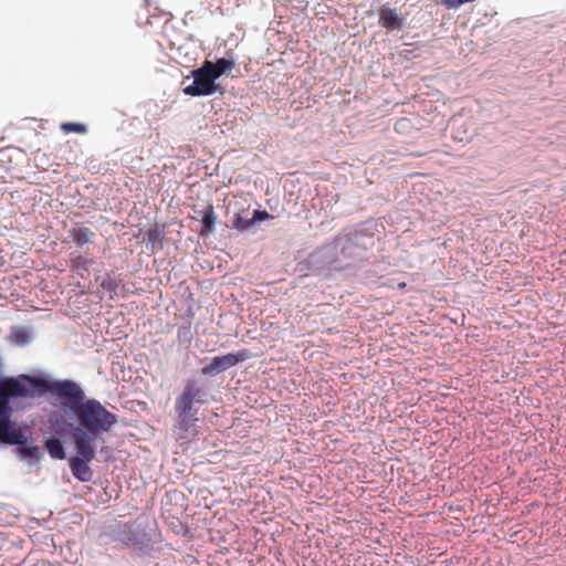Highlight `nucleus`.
<instances>
[{
  "label": "nucleus",
  "mask_w": 566,
  "mask_h": 566,
  "mask_svg": "<svg viewBox=\"0 0 566 566\" xmlns=\"http://www.w3.org/2000/svg\"><path fill=\"white\" fill-rule=\"evenodd\" d=\"M51 394L67 416L77 457L71 460L72 474L81 482H91L90 463L96 458L97 443L112 431L118 417L101 401L87 398L83 388L71 379L52 380L42 375L22 374L0 377V441L20 443L23 431L11 420V399L36 398Z\"/></svg>",
  "instance_id": "nucleus-1"
},
{
  "label": "nucleus",
  "mask_w": 566,
  "mask_h": 566,
  "mask_svg": "<svg viewBox=\"0 0 566 566\" xmlns=\"http://www.w3.org/2000/svg\"><path fill=\"white\" fill-rule=\"evenodd\" d=\"M208 391L196 379H187L182 391L175 399V431L179 439L188 440L196 436L200 407L208 402Z\"/></svg>",
  "instance_id": "nucleus-2"
},
{
  "label": "nucleus",
  "mask_w": 566,
  "mask_h": 566,
  "mask_svg": "<svg viewBox=\"0 0 566 566\" xmlns=\"http://www.w3.org/2000/svg\"><path fill=\"white\" fill-rule=\"evenodd\" d=\"M101 538L105 544L120 543L124 547H135L140 555H150L154 552L149 545L150 535L138 522L111 525Z\"/></svg>",
  "instance_id": "nucleus-3"
},
{
  "label": "nucleus",
  "mask_w": 566,
  "mask_h": 566,
  "mask_svg": "<svg viewBox=\"0 0 566 566\" xmlns=\"http://www.w3.org/2000/svg\"><path fill=\"white\" fill-rule=\"evenodd\" d=\"M334 239L344 262H348L350 266L353 262L363 260L375 243L374 233L364 227L347 228Z\"/></svg>",
  "instance_id": "nucleus-4"
},
{
  "label": "nucleus",
  "mask_w": 566,
  "mask_h": 566,
  "mask_svg": "<svg viewBox=\"0 0 566 566\" xmlns=\"http://www.w3.org/2000/svg\"><path fill=\"white\" fill-rule=\"evenodd\" d=\"M305 268L313 274L329 277L336 272H343L350 268L348 262H344L335 239L313 251L307 260Z\"/></svg>",
  "instance_id": "nucleus-5"
},
{
  "label": "nucleus",
  "mask_w": 566,
  "mask_h": 566,
  "mask_svg": "<svg viewBox=\"0 0 566 566\" xmlns=\"http://www.w3.org/2000/svg\"><path fill=\"white\" fill-rule=\"evenodd\" d=\"M249 358L250 352L248 349L227 353L214 357H203L200 359L202 367L199 373L202 376L216 377Z\"/></svg>",
  "instance_id": "nucleus-6"
},
{
  "label": "nucleus",
  "mask_w": 566,
  "mask_h": 566,
  "mask_svg": "<svg viewBox=\"0 0 566 566\" xmlns=\"http://www.w3.org/2000/svg\"><path fill=\"white\" fill-rule=\"evenodd\" d=\"M210 65L206 66L205 63L200 67L191 71L192 82L182 88V92L192 97L210 96L217 92L223 93V88L216 82L211 75Z\"/></svg>",
  "instance_id": "nucleus-7"
},
{
  "label": "nucleus",
  "mask_w": 566,
  "mask_h": 566,
  "mask_svg": "<svg viewBox=\"0 0 566 566\" xmlns=\"http://www.w3.org/2000/svg\"><path fill=\"white\" fill-rule=\"evenodd\" d=\"M61 410L63 411V415H64V426L55 429L56 436H51L45 439L44 448L53 459H57V460L66 459V451H65V447H64L62 437L67 434V437L72 441L74 450H75V455H73L69 459V467H71V460L73 458L77 457L78 454H77V449H76L75 442H74L73 438L71 437V429L67 426V416L62 408H61ZM70 470L72 471V468H70Z\"/></svg>",
  "instance_id": "nucleus-8"
},
{
  "label": "nucleus",
  "mask_w": 566,
  "mask_h": 566,
  "mask_svg": "<svg viewBox=\"0 0 566 566\" xmlns=\"http://www.w3.org/2000/svg\"><path fill=\"white\" fill-rule=\"evenodd\" d=\"M405 18L396 9L382 6L379 10V24L387 30H400L403 27Z\"/></svg>",
  "instance_id": "nucleus-9"
},
{
  "label": "nucleus",
  "mask_w": 566,
  "mask_h": 566,
  "mask_svg": "<svg viewBox=\"0 0 566 566\" xmlns=\"http://www.w3.org/2000/svg\"><path fill=\"white\" fill-rule=\"evenodd\" d=\"M8 338L11 344L24 347L33 342L35 333L29 326H12Z\"/></svg>",
  "instance_id": "nucleus-10"
},
{
  "label": "nucleus",
  "mask_w": 566,
  "mask_h": 566,
  "mask_svg": "<svg viewBox=\"0 0 566 566\" xmlns=\"http://www.w3.org/2000/svg\"><path fill=\"white\" fill-rule=\"evenodd\" d=\"M201 230L199 231L200 237H209L216 230L217 214L212 205H207L203 208L201 216Z\"/></svg>",
  "instance_id": "nucleus-11"
},
{
  "label": "nucleus",
  "mask_w": 566,
  "mask_h": 566,
  "mask_svg": "<svg viewBox=\"0 0 566 566\" xmlns=\"http://www.w3.org/2000/svg\"><path fill=\"white\" fill-rule=\"evenodd\" d=\"M22 440L23 441H21L20 443H11V442H7V441H0V442L4 443V444L17 446V451H18V453H19V455H20V458L22 460H34V461H38L39 460V455H40L39 447L28 446L27 444L28 438L25 437L24 433H23Z\"/></svg>",
  "instance_id": "nucleus-12"
},
{
  "label": "nucleus",
  "mask_w": 566,
  "mask_h": 566,
  "mask_svg": "<svg viewBox=\"0 0 566 566\" xmlns=\"http://www.w3.org/2000/svg\"><path fill=\"white\" fill-rule=\"evenodd\" d=\"M232 229H235L239 232H254V223L251 220V213L249 210H241L237 212L233 217Z\"/></svg>",
  "instance_id": "nucleus-13"
},
{
  "label": "nucleus",
  "mask_w": 566,
  "mask_h": 566,
  "mask_svg": "<svg viewBox=\"0 0 566 566\" xmlns=\"http://www.w3.org/2000/svg\"><path fill=\"white\" fill-rule=\"evenodd\" d=\"M203 63L206 66L210 65V73L216 81L234 66V61L226 57L217 59L214 62L206 60Z\"/></svg>",
  "instance_id": "nucleus-14"
},
{
  "label": "nucleus",
  "mask_w": 566,
  "mask_h": 566,
  "mask_svg": "<svg viewBox=\"0 0 566 566\" xmlns=\"http://www.w3.org/2000/svg\"><path fill=\"white\" fill-rule=\"evenodd\" d=\"M69 234L77 247H83L84 244L90 243L95 235V233L86 227H74L69 230Z\"/></svg>",
  "instance_id": "nucleus-15"
},
{
  "label": "nucleus",
  "mask_w": 566,
  "mask_h": 566,
  "mask_svg": "<svg viewBox=\"0 0 566 566\" xmlns=\"http://www.w3.org/2000/svg\"><path fill=\"white\" fill-rule=\"evenodd\" d=\"M164 232L158 227L148 229L145 233L144 241L147 247H151V250H158L163 248Z\"/></svg>",
  "instance_id": "nucleus-16"
},
{
  "label": "nucleus",
  "mask_w": 566,
  "mask_h": 566,
  "mask_svg": "<svg viewBox=\"0 0 566 566\" xmlns=\"http://www.w3.org/2000/svg\"><path fill=\"white\" fill-rule=\"evenodd\" d=\"M390 264L385 261L375 262L365 270V277L374 281L375 279H381L388 273Z\"/></svg>",
  "instance_id": "nucleus-17"
},
{
  "label": "nucleus",
  "mask_w": 566,
  "mask_h": 566,
  "mask_svg": "<svg viewBox=\"0 0 566 566\" xmlns=\"http://www.w3.org/2000/svg\"><path fill=\"white\" fill-rule=\"evenodd\" d=\"M101 287L109 293V298L114 300L118 296L117 290L119 287V281L107 273L101 281Z\"/></svg>",
  "instance_id": "nucleus-18"
},
{
  "label": "nucleus",
  "mask_w": 566,
  "mask_h": 566,
  "mask_svg": "<svg viewBox=\"0 0 566 566\" xmlns=\"http://www.w3.org/2000/svg\"><path fill=\"white\" fill-rule=\"evenodd\" d=\"M62 130L65 133H81L84 134L87 132V128L84 124L81 123H63L61 125Z\"/></svg>",
  "instance_id": "nucleus-19"
},
{
  "label": "nucleus",
  "mask_w": 566,
  "mask_h": 566,
  "mask_svg": "<svg viewBox=\"0 0 566 566\" xmlns=\"http://www.w3.org/2000/svg\"><path fill=\"white\" fill-rule=\"evenodd\" d=\"M268 219H273V216H271L266 210H253L251 213V220L253 223L262 222Z\"/></svg>",
  "instance_id": "nucleus-20"
},
{
  "label": "nucleus",
  "mask_w": 566,
  "mask_h": 566,
  "mask_svg": "<svg viewBox=\"0 0 566 566\" xmlns=\"http://www.w3.org/2000/svg\"><path fill=\"white\" fill-rule=\"evenodd\" d=\"M72 262L76 269L87 270L90 265L94 263L93 259H86L82 255H77L76 258L72 259Z\"/></svg>",
  "instance_id": "nucleus-21"
},
{
  "label": "nucleus",
  "mask_w": 566,
  "mask_h": 566,
  "mask_svg": "<svg viewBox=\"0 0 566 566\" xmlns=\"http://www.w3.org/2000/svg\"><path fill=\"white\" fill-rule=\"evenodd\" d=\"M167 496H168L171 501H178L179 499H182V497H184L182 493H181V492H179V491H176V490H175V491H172V492H169V493L167 494Z\"/></svg>",
  "instance_id": "nucleus-22"
},
{
  "label": "nucleus",
  "mask_w": 566,
  "mask_h": 566,
  "mask_svg": "<svg viewBox=\"0 0 566 566\" xmlns=\"http://www.w3.org/2000/svg\"><path fill=\"white\" fill-rule=\"evenodd\" d=\"M408 125V119L406 118H401L400 120H398L395 125V129L396 130H399V129H403L405 126Z\"/></svg>",
  "instance_id": "nucleus-23"
},
{
  "label": "nucleus",
  "mask_w": 566,
  "mask_h": 566,
  "mask_svg": "<svg viewBox=\"0 0 566 566\" xmlns=\"http://www.w3.org/2000/svg\"><path fill=\"white\" fill-rule=\"evenodd\" d=\"M203 213V209H195V216L192 217L195 220H201V216Z\"/></svg>",
  "instance_id": "nucleus-24"
},
{
  "label": "nucleus",
  "mask_w": 566,
  "mask_h": 566,
  "mask_svg": "<svg viewBox=\"0 0 566 566\" xmlns=\"http://www.w3.org/2000/svg\"><path fill=\"white\" fill-rule=\"evenodd\" d=\"M397 286L399 290H403L407 286V284L405 282H400L397 284Z\"/></svg>",
  "instance_id": "nucleus-25"
}]
</instances>
